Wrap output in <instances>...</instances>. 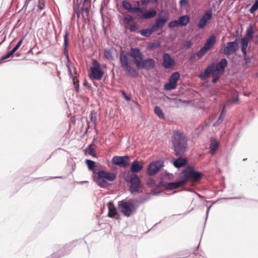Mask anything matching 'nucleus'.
<instances>
[{"mask_svg":"<svg viewBox=\"0 0 258 258\" xmlns=\"http://www.w3.org/2000/svg\"><path fill=\"white\" fill-rule=\"evenodd\" d=\"M122 95H123V97L126 101L130 100L131 98V95H126L125 92L124 90H122L121 91Z\"/></svg>","mask_w":258,"mask_h":258,"instance_id":"obj_48","label":"nucleus"},{"mask_svg":"<svg viewBox=\"0 0 258 258\" xmlns=\"http://www.w3.org/2000/svg\"><path fill=\"white\" fill-rule=\"evenodd\" d=\"M209 209H208L207 211V214H208V212H209Z\"/></svg>","mask_w":258,"mask_h":258,"instance_id":"obj_62","label":"nucleus"},{"mask_svg":"<svg viewBox=\"0 0 258 258\" xmlns=\"http://www.w3.org/2000/svg\"><path fill=\"white\" fill-rule=\"evenodd\" d=\"M130 183V189L131 193L139 192L141 188V180L136 174H131L130 179H126Z\"/></svg>","mask_w":258,"mask_h":258,"instance_id":"obj_7","label":"nucleus"},{"mask_svg":"<svg viewBox=\"0 0 258 258\" xmlns=\"http://www.w3.org/2000/svg\"><path fill=\"white\" fill-rule=\"evenodd\" d=\"M224 116L220 115L218 120L213 124V125L216 126V125H218L221 124L224 120Z\"/></svg>","mask_w":258,"mask_h":258,"instance_id":"obj_45","label":"nucleus"},{"mask_svg":"<svg viewBox=\"0 0 258 258\" xmlns=\"http://www.w3.org/2000/svg\"><path fill=\"white\" fill-rule=\"evenodd\" d=\"M189 16L188 15H184L179 17L178 20L179 26H185L189 21Z\"/></svg>","mask_w":258,"mask_h":258,"instance_id":"obj_25","label":"nucleus"},{"mask_svg":"<svg viewBox=\"0 0 258 258\" xmlns=\"http://www.w3.org/2000/svg\"><path fill=\"white\" fill-rule=\"evenodd\" d=\"M136 29V27L135 25H131L130 28V30L131 32H133V31H135Z\"/></svg>","mask_w":258,"mask_h":258,"instance_id":"obj_55","label":"nucleus"},{"mask_svg":"<svg viewBox=\"0 0 258 258\" xmlns=\"http://www.w3.org/2000/svg\"><path fill=\"white\" fill-rule=\"evenodd\" d=\"M208 51L204 47H203L197 52V55L198 57V58H201Z\"/></svg>","mask_w":258,"mask_h":258,"instance_id":"obj_34","label":"nucleus"},{"mask_svg":"<svg viewBox=\"0 0 258 258\" xmlns=\"http://www.w3.org/2000/svg\"><path fill=\"white\" fill-rule=\"evenodd\" d=\"M82 17L85 18L89 15V11L87 8L82 7L81 9Z\"/></svg>","mask_w":258,"mask_h":258,"instance_id":"obj_41","label":"nucleus"},{"mask_svg":"<svg viewBox=\"0 0 258 258\" xmlns=\"http://www.w3.org/2000/svg\"><path fill=\"white\" fill-rule=\"evenodd\" d=\"M179 73L176 72L173 73L170 77L169 82L164 85V89L166 90L175 89L177 87V82L179 79Z\"/></svg>","mask_w":258,"mask_h":258,"instance_id":"obj_9","label":"nucleus"},{"mask_svg":"<svg viewBox=\"0 0 258 258\" xmlns=\"http://www.w3.org/2000/svg\"><path fill=\"white\" fill-rule=\"evenodd\" d=\"M184 184H185V181H183L182 179L178 181L168 183L166 184V187L168 189H173L181 186Z\"/></svg>","mask_w":258,"mask_h":258,"instance_id":"obj_21","label":"nucleus"},{"mask_svg":"<svg viewBox=\"0 0 258 258\" xmlns=\"http://www.w3.org/2000/svg\"><path fill=\"white\" fill-rule=\"evenodd\" d=\"M31 0H26L25 1V2L24 3V5L22 9V11H24V12H26V10H27V7L29 5V4L30 3V2L31 1Z\"/></svg>","mask_w":258,"mask_h":258,"instance_id":"obj_49","label":"nucleus"},{"mask_svg":"<svg viewBox=\"0 0 258 258\" xmlns=\"http://www.w3.org/2000/svg\"><path fill=\"white\" fill-rule=\"evenodd\" d=\"M225 107H224L222 110V112L221 113V114L220 115H222V116H224L225 115Z\"/></svg>","mask_w":258,"mask_h":258,"instance_id":"obj_57","label":"nucleus"},{"mask_svg":"<svg viewBox=\"0 0 258 258\" xmlns=\"http://www.w3.org/2000/svg\"><path fill=\"white\" fill-rule=\"evenodd\" d=\"M92 65L90 68V77L96 80H101L104 73L100 68V63L96 60L93 59Z\"/></svg>","mask_w":258,"mask_h":258,"instance_id":"obj_6","label":"nucleus"},{"mask_svg":"<svg viewBox=\"0 0 258 258\" xmlns=\"http://www.w3.org/2000/svg\"><path fill=\"white\" fill-rule=\"evenodd\" d=\"M221 75H220V74H218V73L213 71V78L212 80V82L214 83H216L218 81V80H219V78Z\"/></svg>","mask_w":258,"mask_h":258,"instance_id":"obj_42","label":"nucleus"},{"mask_svg":"<svg viewBox=\"0 0 258 258\" xmlns=\"http://www.w3.org/2000/svg\"><path fill=\"white\" fill-rule=\"evenodd\" d=\"M237 39L234 41L228 42L226 46L223 48V52L224 54L229 55L235 53L238 47Z\"/></svg>","mask_w":258,"mask_h":258,"instance_id":"obj_10","label":"nucleus"},{"mask_svg":"<svg viewBox=\"0 0 258 258\" xmlns=\"http://www.w3.org/2000/svg\"><path fill=\"white\" fill-rule=\"evenodd\" d=\"M160 44L159 42L152 43L149 45L148 49L149 50H153V49L157 48L159 46H160Z\"/></svg>","mask_w":258,"mask_h":258,"instance_id":"obj_40","label":"nucleus"},{"mask_svg":"<svg viewBox=\"0 0 258 258\" xmlns=\"http://www.w3.org/2000/svg\"><path fill=\"white\" fill-rule=\"evenodd\" d=\"M143 55L138 48H132L130 53L121 51L119 54L121 67L126 74L131 77H136L139 74L138 70L141 69V60Z\"/></svg>","mask_w":258,"mask_h":258,"instance_id":"obj_1","label":"nucleus"},{"mask_svg":"<svg viewBox=\"0 0 258 258\" xmlns=\"http://www.w3.org/2000/svg\"><path fill=\"white\" fill-rule=\"evenodd\" d=\"M161 164L159 162L151 163L148 166L147 173L149 175H155L160 169Z\"/></svg>","mask_w":258,"mask_h":258,"instance_id":"obj_13","label":"nucleus"},{"mask_svg":"<svg viewBox=\"0 0 258 258\" xmlns=\"http://www.w3.org/2000/svg\"><path fill=\"white\" fill-rule=\"evenodd\" d=\"M192 46V43L190 41H186L184 43V46L186 47L187 48H189L191 47Z\"/></svg>","mask_w":258,"mask_h":258,"instance_id":"obj_52","label":"nucleus"},{"mask_svg":"<svg viewBox=\"0 0 258 258\" xmlns=\"http://www.w3.org/2000/svg\"><path fill=\"white\" fill-rule=\"evenodd\" d=\"M69 32L68 31L66 30L65 31V34L63 36L64 39V50H67V45L68 43V39H69Z\"/></svg>","mask_w":258,"mask_h":258,"instance_id":"obj_33","label":"nucleus"},{"mask_svg":"<svg viewBox=\"0 0 258 258\" xmlns=\"http://www.w3.org/2000/svg\"><path fill=\"white\" fill-rule=\"evenodd\" d=\"M169 18V14L167 11H162L156 19L155 23L153 25V29L157 31L158 29L162 28Z\"/></svg>","mask_w":258,"mask_h":258,"instance_id":"obj_5","label":"nucleus"},{"mask_svg":"<svg viewBox=\"0 0 258 258\" xmlns=\"http://www.w3.org/2000/svg\"><path fill=\"white\" fill-rule=\"evenodd\" d=\"M69 75H70V77L72 79V77H73V74H72V71H71L70 68H69Z\"/></svg>","mask_w":258,"mask_h":258,"instance_id":"obj_59","label":"nucleus"},{"mask_svg":"<svg viewBox=\"0 0 258 258\" xmlns=\"http://www.w3.org/2000/svg\"><path fill=\"white\" fill-rule=\"evenodd\" d=\"M143 12V9L142 8L137 7H132L130 11V12L133 13H142Z\"/></svg>","mask_w":258,"mask_h":258,"instance_id":"obj_38","label":"nucleus"},{"mask_svg":"<svg viewBox=\"0 0 258 258\" xmlns=\"http://www.w3.org/2000/svg\"><path fill=\"white\" fill-rule=\"evenodd\" d=\"M253 34L254 31L253 30V27L252 25H250L246 29L245 35L243 37L246 38V39L251 40L253 37Z\"/></svg>","mask_w":258,"mask_h":258,"instance_id":"obj_26","label":"nucleus"},{"mask_svg":"<svg viewBox=\"0 0 258 258\" xmlns=\"http://www.w3.org/2000/svg\"><path fill=\"white\" fill-rule=\"evenodd\" d=\"M141 2L142 5H147L150 3V0H141Z\"/></svg>","mask_w":258,"mask_h":258,"instance_id":"obj_54","label":"nucleus"},{"mask_svg":"<svg viewBox=\"0 0 258 258\" xmlns=\"http://www.w3.org/2000/svg\"><path fill=\"white\" fill-rule=\"evenodd\" d=\"M187 163V160L186 158H182L179 157L174 161L173 165L175 167L179 168L185 165Z\"/></svg>","mask_w":258,"mask_h":258,"instance_id":"obj_23","label":"nucleus"},{"mask_svg":"<svg viewBox=\"0 0 258 258\" xmlns=\"http://www.w3.org/2000/svg\"><path fill=\"white\" fill-rule=\"evenodd\" d=\"M88 0H84V3H83V6L85 5V4L87 2Z\"/></svg>","mask_w":258,"mask_h":258,"instance_id":"obj_60","label":"nucleus"},{"mask_svg":"<svg viewBox=\"0 0 258 258\" xmlns=\"http://www.w3.org/2000/svg\"><path fill=\"white\" fill-rule=\"evenodd\" d=\"M75 11L77 14V18L79 19L80 17V4L78 2L76 4V9H75Z\"/></svg>","mask_w":258,"mask_h":258,"instance_id":"obj_46","label":"nucleus"},{"mask_svg":"<svg viewBox=\"0 0 258 258\" xmlns=\"http://www.w3.org/2000/svg\"><path fill=\"white\" fill-rule=\"evenodd\" d=\"M251 40L246 39V38L243 37L241 38L240 44L241 45V51L243 54H245V52H246V49L248 47V43Z\"/></svg>","mask_w":258,"mask_h":258,"instance_id":"obj_24","label":"nucleus"},{"mask_svg":"<svg viewBox=\"0 0 258 258\" xmlns=\"http://www.w3.org/2000/svg\"><path fill=\"white\" fill-rule=\"evenodd\" d=\"M133 20V18L132 17H130V18H124V21L126 22H128L131 21H132Z\"/></svg>","mask_w":258,"mask_h":258,"instance_id":"obj_56","label":"nucleus"},{"mask_svg":"<svg viewBox=\"0 0 258 258\" xmlns=\"http://www.w3.org/2000/svg\"><path fill=\"white\" fill-rule=\"evenodd\" d=\"M97 174L99 178H103L105 180H107L110 181H113L116 177V175L114 173L106 172L104 170L98 171Z\"/></svg>","mask_w":258,"mask_h":258,"instance_id":"obj_14","label":"nucleus"},{"mask_svg":"<svg viewBox=\"0 0 258 258\" xmlns=\"http://www.w3.org/2000/svg\"><path fill=\"white\" fill-rule=\"evenodd\" d=\"M179 3L180 6L183 7L187 5L188 1L187 0H180Z\"/></svg>","mask_w":258,"mask_h":258,"instance_id":"obj_53","label":"nucleus"},{"mask_svg":"<svg viewBox=\"0 0 258 258\" xmlns=\"http://www.w3.org/2000/svg\"><path fill=\"white\" fill-rule=\"evenodd\" d=\"M215 68V66L214 63H212L209 66H208L204 70V71L201 73L199 75L200 78L204 80H205L207 77L209 76V75L212 73H213L214 69Z\"/></svg>","mask_w":258,"mask_h":258,"instance_id":"obj_17","label":"nucleus"},{"mask_svg":"<svg viewBox=\"0 0 258 258\" xmlns=\"http://www.w3.org/2000/svg\"><path fill=\"white\" fill-rule=\"evenodd\" d=\"M111 162L113 165L123 168L128 167L130 164V157L128 156H114L112 158Z\"/></svg>","mask_w":258,"mask_h":258,"instance_id":"obj_8","label":"nucleus"},{"mask_svg":"<svg viewBox=\"0 0 258 258\" xmlns=\"http://www.w3.org/2000/svg\"><path fill=\"white\" fill-rule=\"evenodd\" d=\"M258 9V0H255L253 5L251 6L249 11L251 14H253Z\"/></svg>","mask_w":258,"mask_h":258,"instance_id":"obj_35","label":"nucleus"},{"mask_svg":"<svg viewBox=\"0 0 258 258\" xmlns=\"http://www.w3.org/2000/svg\"><path fill=\"white\" fill-rule=\"evenodd\" d=\"M155 61L152 58H148L141 61V69L151 70L154 68Z\"/></svg>","mask_w":258,"mask_h":258,"instance_id":"obj_16","label":"nucleus"},{"mask_svg":"<svg viewBox=\"0 0 258 258\" xmlns=\"http://www.w3.org/2000/svg\"><path fill=\"white\" fill-rule=\"evenodd\" d=\"M171 142L175 155H182L187 148V139L183 132L174 131L171 137Z\"/></svg>","mask_w":258,"mask_h":258,"instance_id":"obj_2","label":"nucleus"},{"mask_svg":"<svg viewBox=\"0 0 258 258\" xmlns=\"http://www.w3.org/2000/svg\"><path fill=\"white\" fill-rule=\"evenodd\" d=\"M155 113L161 118H164V115L161 108L158 106H156L154 108Z\"/></svg>","mask_w":258,"mask_h":258,"instance_id":"obj_30","label":"nucleus"},{"mask_svg":"<svg viewBox=\"0 0 258 258\" xmlns=\"http://www.w3.org/2000/svg\"><path fill=\"white\" fill-rule=\"evenodd\" d=\"M86 163L87 164L89 169L90 170H92L95 167L96 163L93 161L87 159L86 160Z\"/></svg>","mask_w":258,"mask_h":258,"instance_id":"obj_32","label":"nucleus"},{"mask_svg":"<svg viewBox=\"0 0 258 258\" xmlns=\"http://www.w3.org/2000/svg\"><path fill=\"white\" fill-rule=\"evenodd\" d=\"M227 60L225 58H222L221 59L220 62L217 63L215 66L214 69V72H215L220 75H222L225 70V68L227 65Z\"/></svg>","mask_w":258,"mask_h":258,"instance_id":"obj_15","label":"nucleus"},{"mask_svg":"<svg viewBox=\"0 0 258 258\" xmlns=\"http://www.w3.org/2000/svg\"><path fill=\"white\" fill-rule=\"evenodd\" d=\"M45 3V0H38V8L40 10H42L44 8Z\"/></svg>","mask_w":258,"mask_h":258,"instance_id":"obj_43","label":"nucleus"},{"mask_svg":"<svg viewBox=\"0 0 258 258\" xmlns=\"http://www.w3.org/2000/svg\"><path fill=\"white\" fill-rule=\"evenodd\" d=\"M183 174L182 180L185 181V184L188 180L197 181L201 179L202 177V174L194 170V167L187 166L182 171Z\"/></svg>","mask_w":258,"mask_h":258,"instance_id":"obj_3","label":"nucleus"},{"mask_svg":"<svg viewBox=\"0 0 258 258\" xmlns=\"http://www.w3.org/2000/svg\"><path fill=\"white\" fill-rule=\"evenodd\" d=\"M23 38H21L17 43V44L14 47V48L11 50L14 53L19 48V47L22 44L23 42Z\"/></svg>","mask_w":258,"mask_h":258,"instance_id":"obj_44","label":"nucleus"},{"mask_svg":"<svg viewBox=\"0 0 258 258\" xmlns=\"http://www.w3.org/2000/svg\"><path fill=\"white\" fill-rule=\"evenodd\" d=\"M219 147V143L218 142L214 139H212L211 140V144H210V150L212 154L213 155L215 152L216 151Z\"/></svg>","mask_w":258,"mask_h":258,"instance_id":"obj_27","label":"nucleus"},{"mask_svg":"<svg viewBox=\"0 0 258 258\" xmlns=\"http://www.w3.org/2000/svg\"><path fill=\"white\" fill-rule=\"evenodd\" d=\"M108 216L110 218H115L116 219L118 218L119 215L117 212V210L115 207L113 203L111 202H110L108 204Z\"/></svg>","mask_w":258,"mask_h":258,"instance_id":"obj_18","label":"nucleus"},{"mask_svg":"<svg viewBox=\"0 0 258 258\" xmlns=\"http://www.w3.org/2000/svg\"><path fill=\"white\" fill-rule=\"evenodd\" d=\"M72 80L73 81V84H74V87L76 89V90L77 92H78L79 91V85L78 83H77L76 82H75V77H72Z\"/></svg>","mask_w":258,"mask_h":258,"instance_id":"obj_50","label":"nucleus"},{"mask_svg":"<svg viewBox=\"0 0 258 258\" xmlns=\"http://www.w3.org/2000/svg\"><path fill=\"white\" fill-rule=\"evenodd\" d=\"M97 182L98 184L101 187H104L107 185V182L106 181L105 179L103 178H99L98 176Z\"/></svg>","mask_w":258,"mask_h":258,"instance_id":"obj_31","label":"nucleus"},{"mask_svg":"<svg viewBox=\"0 0 258 258\" xmlns=\"http://www.w3.org/2000/svg\"><path fill=\"white\" fill-rule=\"evenodd\" d=\"M122 4V7H123V8L125 10H126L128 11L129 12L130 11V10L132 8V5L128 2H127V1H125V0L123 1Z\"/></svg>","mask_w":258,"mask_h":258,"instance_id":"obj_36","label":"nucleus"},{"mask_svg":"<svg viewBox=\"0 0 258 258\" xmlns=\"http://www.w3.org/2000/svg\"><path fill=\"white\" fill-rule=\"evenodd\" d=\"M118 205L120 211L126 217H130L134 214L137 209V207L135 206L131 200L119 201Z\"/></svg>","mask_w":258,"mask_h":258,"instance_id":"obj_4","label":"nucleus"},{"mask_svg":"<svg viewBox=\"0 0 258 258\" xmlns=\"http://www.w3.org/2000/svg\"><path fill=\"white\" fill-rule=\"evenodd\" d=\"M104 57L109 60H113V50L111 49L106 48L104 50Z\"/></svg>","mask_w":258,"mask_h":258,"instance_id":"obj_28","label":"nucleus"},{"mask_svg":"<svg viewBox=\"0 0 258 258\" xmlns=\"http://www.w3.org/2000/svg\"><path fill=\"white\" fill-rule=\"evenodd\" d=\"M157 15V12L155 10L147 11L146 12L142 13L140 17L143 19H149L155 17Z\"/></svg>","mask_w":258,"mask_h":258,"instance_id":"obj_22","label":"nucleus"},{"mask_svg":"<svg viewBox=\"0 0 258 258\" xmlns=\"http://www.w3.org/2000/svg\"><path fill=\"white\" fill-rule=\"evenodd\" d=\"M163 58L162 65L164 68L170 69L175 65V61L169 54L164 53L163 55Z\"/></svg>","mask_w":258,"mask_h":258,"instance_id":"obj_12","label":"nucleus"},{"mask_svg":"<svg viewBox=\"0 0 258 258\" xmlns=\"http://www.w3.org/2000/svg\"><path fill=\"white\" fill-rule=\"evenodd\" d=\"M212 15L213 14L212 9H209L207 10L203 15V16L200 19L199 23L197 24L198 27L200 29H203L205 28L208 21L212 19Z\"/></svg>","mask_w":258,"mask_h":258,"instance_id":"obj_11","label":"nucleus"},{"mask_svg":"<svg viewBox=\"0 0 258 258\" xmlns=\"http://www.w3.org/2000/svg\"><path fill=\"white\" fill-rule=\"evenodd\" d=\"M243 56L244 57L245 63H248L250 62V58L249 56H247L246 52H245V54H243Z\"/></svg>","mask_w":258,"mask_h":258,"instance_id":"obj_51","label":"nucleus"},{"mask_svg":"<svg viewBox=\"0 0 258 258\" xmlns=\"http://www.w3.org/2000/svg\"><path fill=\"white\" fill-rule=\"evenodd\" d=\"M86 152L87 153L90 155H91L93 157H96V154L94 153V149L92 147V146L91 145H90L86 149Z\"/></svg>","mask_w":258,"mask_h":258,"instance_id":"obj_37","label":"nucleus"},{"mask_svg":"<svg viewBox=\"0 0 258 258\" xmlns=\"http://www.w3.org/2000/svg\"><path fill=\"white\" fill-rule=\"evenodd\" d=\"M156 31L155 29H153V27H152L149 29H143L140 31V34L144 36L149 37L153 32Z\"/></svg>","mask_w":258,"mask_h":258,"instance_id":"obj_29","label":"nucleus"},{"mask_svg":"<svg viewBox=\"0 0 258 258\" xmlns=\"http://www.w3.org/2000/svg\"><path fill=\"white\" fill-rule=\"evenodd\" d=\"M179 26V22H178V20L171 21L168 24V27L169 28L177 27Z\"/></svg>","mask_w":258,"mask_h":258,"instance_id":"obj_39","label":"nucleus"},{"mask_svg":"<svg viewBox=\"0 0 258 258\" xmlns=\"http://www.w3.org/2000/svg\"><path fill=\"white\" fill-rule=\"evenodd\" d=\"M155 181L152 178H149L147 181V184L148 186L153 187L155 185Z\"/></svg>","mask_w":258,"mask_h":258,"instance_id":"obj_47","label":"nucleus"},{"mask_svg":"<svg viewBox=\"0 0 258 258\" xmlns=\"http://www.w3.org/2000/svg\"><path fill=\"white\" fill-rule=\"evenodd\" d=\"M137 5L139 6V4H140V2H139V1H138V2H137Z\"/></svg>","mask_w":258,"mask_h":258,"instance_id":"obj_61","label":"nucleus"},{"mask_svg":"<svg viewBox=\"0 0 258 258\" xmlns=\"http://www.w3.org/2000/svg\"><path fill=\"white\" fill-rule=\"evenodd\" d=\"M143 168V163L137 160L134 161L131 166V170L134 173H138L142 170Z\"/></svg>","mask_w":258,"mask_h":258,"instance_id":"obj_19","label":"nucleus"},{"mask_svg":"<svg viewBox=\"0 0 258 258\" xmlns=\"http://www.w3.org/2000/svg\"><path fill=\"white\" fill-rule=\"evenodd\" d=\"M238 97L234 98H233V99L232 100V103H235V102H236L237 101H238Z\"/></svg>","mask_w":258,"mask_h":258,"instance_id":"obj_58","label":"nucleus"},{"mask_svg":"<svg viewBox=\"0 0 258 258\" xmlns=\"http://www.w3.org/2000/svg\"><path fill=\"white\" fill-rule=\"evenodd\" d=\"M216 37L214 35H212L207 39L203 47L208 51L214 45Z\"/></svg>","mask_w":258,"mask_h":258,"instance_id":"obj_20","label":"nucleus"}]
</instances>
